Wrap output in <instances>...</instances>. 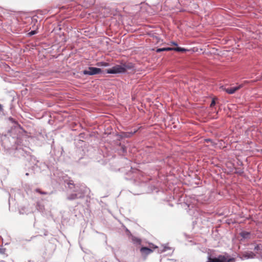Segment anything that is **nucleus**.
<instances>
[{"instance_id":"20","label":"nucleus","mask_w":262,"mask_h":262,"mask_svg":"<svg viewBox=\"0 0 262 262\" xmlns=\"http://www.w3.org/2000/svg\"><path fill=\"white\" fill-rule=\"evenodd\" d=\"M26 176H28V175H29V173H26Z\"/></svg>"},{"instance_id":"1","label":"nucleus","mask_w":262,"mask_h":262,"mask_svg":"<svg viewBox=\"0 0 262 262\" xmlns=\"http://www.w3.org/2000/svg\"><path fill=\"white\" fill-rule=\"evenodd\" d=\"M68 185L69 189L75 192L69 194L68 196V200H73L83 197L84 192L81 186L75 185L72 181H70Z\"/></svg>"},{"instance_id":"17","label":"nucleus","mask_w":262,"mask_h":262,"mask_svg":"<svg viewBox=\"0 0 262 262\" xmlns=\"http://www.w3.org/2000/svg\"><path fill=\"white\" fill-rule=\"evenodd\" d=\"M165 51H171L173 50V48H165Z\"/></svg>"},{"instance_id":"4","label":"nucleus","mask_w":262,"mask_h":262,"mask_svg":"<svg viewBox=\"0 0 262 262\" xmlns=\"http://www.w3.org/2000/svg\"><path fill=\"white\" fill-rule=\"evenodd\" d=\"M234 261L233 258H227L225 256L220 255L217 257H211L210 256L208 257L206 262H230Z\"/></svg>"},{"instance_id":"8","label":"nucleus","mask_w":262,"mask_h":262,"mask_svg":"<svg viewBox=\"0 0 262 262\" xmlns=\"http://www.w3.org/2000/svg\"><path fill=\"white\" fill-rule=\"evenodd\" d=\"M131 236L132 242L134 244L140 245L141 244V241L140 238L133 236L132 235Z\"/></svg>"},{"instance_id":"6","label":"nucleus","mask_w":262,"mask_h":262,"mask_svg":"<svg viewBox=\"0 0 262 262\" xmlns=\"http://www.w3.org/2000/svg\"><path fill=\"white\" fill-rule=\"evenodd\" d=\"M150 248L147 247H142L140 249V251L143 255H148L151 253L153 251L151 248H157L158 247L154 246L153 244L150 245Z\"/></svg>"},{"instance_id":"9","label":"nucleus","mask_w":262,"mask_h":262,"mask_svg":"<svg viewBox=\"0 0 262 262\" xmlns=\"http://www.w3.org/2000/svg\"><path fill=\"white\" fill-rule=\"evenodd\" d=\"M241 236L244 238H247L250 237V233L249 232L243 231L241 233Z\"/></svg>"},{"instance_id":"2","label":"nucleus","mask_w":262,"mask_h":262,"mask_svg":"<svg viewBox=\"0 0 262 262\" xmlns=\"http://www.w3.org/2000/svg\"><path fill=\"white\" fill-rule=\"evenodd\" d=\"M254 250L256 251V253L258 255V256H256V255L252 252H245L242 253L240 256L241 259L245 260L250 258H253L255 257H256L260 258L262 260V245H258L254 247Z\"/></svg>"},{"instance_id":"12","label":"nucleus","mask_w":262,"mask_h":262,"mask_svg":"<svg viewBox=\"0 0 262 262\" xmlns=\"http://www.w3.org/2000/svg\"><path fill=\"white\" fill-rule=\"evenodd\" d=\"M35 191L41 194H47V192L45 191H41L39 188H36L35 189Z\"/></svg>"},{"instance_id":"22","label":"nucleus","mask_w":262,"mask_h":262,"mask_svg":"<svg viewBox=\"0 0 262 262\" xmlns=\"http://www.w3.org/2000/svg\"><path fill=\"white\" fill-rule=\"evenodd\" d=\"M134 133H130V136L133 135Z\"/></svg>"},{"instance_id":"5","label":"nucleus","mask_w":262,"mask_h":262,"mask_svg":"<svg viewBox=\"0 0 262 262\" xmlns=\"http://www.w3.org/2000/svg\"><path fill=\"white\" fill-rule=\"evenodd\" d=\"M84 75H94L101 73V69L95 67H89L88 70L82 72Z\"/></svg>"},{"instance_id":"15","label":"nucleus","mask_w":262,"mask_h":262,"mask_svg":"<svg viewBox=\"0 0 262 262\" xmlns=\"http://www.w3.org/2000/svg\"><path fill=\"white\" fill-rule=\"evenodd\" d=\"M36 33V32L35 31H32L29 33V35L31 36V35L35 34Z\"/></svg>"},{"instance_id":"14","label":"nucleus","mask_w":262,"mask_h":262,"mask_svg":"<svg viewBox=\"0 0 262 262\" xmlns=\"http://www.w3.org/2000/svg\"><path fill=\"white\" fill-rule=\"evenodd\" d=\"M156 51H157V52H162V51H165V48H159V49H157Z\"/></svg>"},{"instance_id":"7","label":"nucleus","mask_w":262,"mask_h":262,"mask_svg":"<svg viewBox=\"0 0 262 262\" xmlns=\"http://www.w3.org/2000/svg\"><path fill=\"white\" fill-rule=\"evenodd\" d=\"M242 87L241 85L238 86L231 87L229 88H227L225 89V91L229 94H234L236 91L239 90Z\"/></svg>"},{"instance_id":"11","label":"nucleus","mask_w":262,"mask_h":262,"mask_svg":"<svg viewBox=\"0 0 262 262\" xmlns=\"http://www.w3.org/2000/svg\"><path fill=\"white\" fill-rule=\"evenodd\" d=\"M98 66H102V67H108L109 64L106 62H100L97 63Z\"/></svg>"},{"instance_id":"10","label":"nucleus","mask_w":262,"mask_h":262,"mask_svg":"<svg viewBox=\"0 0 262 262\" xmlns=\"http://www.w3.org/2000/svg\"><path fill=\"white\" fill-rule=\"evenodd\" d=\"M173 50L178 51V52H184V51H186V50L185 49L181 48V47L174 48Z\"/></svg>"},{"instance_id":"19","label":"nucleus","mask_w":262,"mask_h":262,"mask_svg":"<svg viewBox=\"0 0 262 262\" xmlns=\"http://www.w3.org/2000/svg\"><path fill=\"white\" fill-rule=\"evenodd\" d=\"M3 110L2 105L0 104V111Z\"/></svg>"},{"instance_id":"21","label":"nucleus","mask_w":262,"mask_h":262,"mask_svg":"<svg viewBox=\"0 0 262 262\" xmlns=\"http://www.w3.org/2000/svg\"><path fill=\"white\" fill-rule=\"evenodd\" d=\"M127 231L128 233H130V232L129 231V230H127Z\"/></svg>"},{"instance_id":"16","label":"nucleus","mask_w":262,"mask_h":262,"mask_svg":"<svg viewBox=\"0 0 262 262\" xmlns=\"http://www.w3.org/2000/svg\"><path fill=\"white\" fill-rule=\"evenodd\" d=\"M215 100L213 99H212V102L210 104V106L212 107L213 106H214L215 105Z\"/></svg>"},{"instance_id":"3","label":"nucleus","mask_w":262,"mask_h":262,"mask_svg":"<svg viewBox=\"0 0 262 262\" xmlns=\"http://www.w3.org/2000/svg\"><path fill=\"white\" fill-rule=\"evenodd\" d=\"M126 71V67L124 66L116 65L111 69H107L106 72L107 74H120Z\"/></svg>"},{"instance_id":"18","label":"nucleus","mask_w":262,"mask_h":262,"mask_svg":"<svg viewBox=\"0 0 262 262\" xmlns=\"http://www.w3.org/2000/svg\"><path fill=\"white\" fill-rule=\"evenodd\" d=\"M171 43H172V45H175V46H177V45H177V43H176L175 42H171Z\"/></svg>"},{"instance_id":"13","label":"nucleus","mask_w":262,"mask_h":262,"mask_svg":"<svg viewBox=\"0 0 262 262\" xmlns=\"http://www.w3.org/2000/svg\"><path fill=\"white\" fill-rule=\"evenodd\" d=\"M166 249H167V247H164L162 250H158V252L159 253H162L163 252H165V251H166Z\"/></svg>"}]
</instances>
